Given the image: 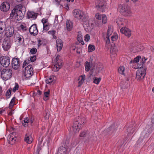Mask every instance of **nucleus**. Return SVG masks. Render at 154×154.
<instances>
[{"label": "nucleus", "instance_id": "obj_1", "mask_svg": "<svg viewBox=\"0 0 154 154\" xmlns=\"http://www.w3.org/2000/svg\"><path fill=\"white\" fill-rule=\"evenodd\" d=\"M16 11L15 19L17 20H22L23 17L26 11V8L24 6L19 5L15 7Z\"/></svg>", "mask_w": 154, "mask_h": 154}, {"label": "nucleus", "instance_id": "obj_2", "mask_svg": "<svg viewBox=\"0 0 154 154\" xmlns=\"http://www.w3.org/2000/svg\"><path fill=\"white\" fill-rule=\"evenodd\" d=\"M118 9L121 14L125 16H129L131 15V9L127 4L119 5Z\"/></svg>", "mask_w": 154, "mask_h": 154}, {"label": "nucleus", "instance_id": "obj_3", "mask_svg": "<svg viewBox=\"0 0 154 154\" xmlns=\"http://www.w3.org/2000/svg\"><path fill=\"white\" fill-rule=\"evenodd\" d=\"M68 141H67L64 144V146L59 148L57 154H68L71 150V147L68 145Z\"/></svg>", "mask_w": 154, "mask_h": 154}, {"label": "nucleus", "instance_id": "obj_4", "mask_svg": "<svg viewBox=\"0 0 154 154\" xmlns=\"http://www.w3.org/2000/svg\"><path fill=\"white\" fill-rule=\"evenodd\" d=\"M106 0H97L96 2V7L98 11L104 12L106 10Z\"/></svg>", "mask_w": 154, "mask_h": 154}, {"label": "nucleus", "instance_id": "obj_5", "mask_svg": "<svg viewBox=\"0 0 154 154\" xmlns=\"http://www.w3.org/2000/svg\"><path fill=\"white\" fill-rule=\"evenodd\" d=\"M12 75V70L11 69L5 68L3 69L1 72V77L4 80L9 79Z\"/></svg>", "mask_w": 154, "mask_h": 154}, {"label": "nucleus", "instance_id": "obj_6", "mask_svg": "<svg viewBox=\"0 0 154 154\" xmlns=\"http://www.w3.org/2000/svg\"><path fill=\"white\" fill-rule=\"evenodd\" d=\"M73 15L74 16L78 19H81L84 22L87 21L86 18H85V15L79 10L75 9L73 11Z\"/></svg>", "mask_w": 154, "mask_h": 154}, {"label": "nucleus", "instance_id": "obj_7", "mask_svg": "<svg viewBox=\"0 0 154 154\" xmlns=\"http://www.w3.org/2000/svg\"><path fill=\"white\" fill-rule=\"evenodd\" d=\"M60 57L59 55H57L56 58L54 59L55 64L53 68V70L54 71H58L61 67L62 62L61 60L59 59Z\"/></svg>", "mask_w": 154, "mask_h": 154}, {"label": "nucleus", "instance_id": "obj_8", "mask_svg": "<svg viewBox=\"0 0 154 154\" xmlns=\"http://www.w3.org/2000/svg\"><path fill=\"white\" fill-rule=\"evenodd\" d=\"M10 63V58L8 56H2L0 57V63L3 67H8Z\"/></svg>", "mask_w": 154, "mask_h": 154}, {"label": "nucleus", "instance_id": "obj_9", "mask_svg": "<svg viewBox=\"0 0 154 154\" xmlns=\"http://www.w3.org/2000/svg\"><path fill=\"white\" fill-rule=\"evenodd\" d=\"M95 16L96 19L100 20V24H97L98 26H99L101 23L105 24L107 22V18L105 14L101 15L99 13H97L95 14Z\"/></svg>", "mask_w": 154, "mask_h": 154}, {"label": "nucleus", "instance_id": "obj_10", "mask_svg": "<svg viewBox=\"0 0 154 154\" xmlns=\"http://www.w3.org/2000/svg\"><path fill=\"white\" fill-rule=\"evenodd\" d=\"M33 71L32 65H29L25 68L24 72V76L26 78L31 77L33 73Z\"/></svg>", "mask_w": 154, "mask_h": 154}, {"label": "nucleus", "instance_id": "obj_11", "mask_svg": "<svg viewBox=\"0 0 154 154\" xmlns=\"http://www.w3.org/2000/svg\"><path fill=\"white\" fill-rule=\"evenodd\" d=\"M17 135V133L15 132H13L11 133L8 137V140L9 143L11 145H13L14 143Z\"/></svg>", "mask_w": 154, "mask_h": 154}, {"label": "nucleus", "instance_id": "obj_12", "mask_svg": "<svg viewBox=\"0 0 154 154\" xmlns=\"http://www.w3.org/2000/svg\"><path fill=\"white\" fill-rule=\"evenodd\" d=\"M146 74V70L144 69L143 70H138L137 71L136 78L137 80L140 81L144 79Z\"/></svg>", "mask_w": 154, "mask_h": 154}, {"label": "nucleus", "instance_id": "obj_13", "mask_svg": "<svg viewBox=\"0 0 154 154\" xmlns=\"http://www.w3.org/2000/svg\"><path fill=\"white\" fill-rule=\"evenodd\" d=\"M149 134L146 130H144L141 133V136L140 137L137 142L138 143H142L144 140V139L147 138L149 136Z\"/></svg>", "mask_w": 154, "mask_h": 154}, {"label": "nucleus", "instance_id": "obj_14", "mask_svg": "<svg viewBox=\"0 0 154 154\" xmlns=\"http://www.w3.org/2000/svg\"><path fill=\"white\" fill-rule=\"evenodd\" d=\"M68 141V145L71 147V150L72 147H74L77 144V140L75 139H73L70 143H69V138L67 137L64 138L63 141V144H65L66 141Z\"/></svg>", "mask_w": 154, "mask_h": 154}, {"label": "nucleus", "instance_id": "obj_15", "mask_svg": "<svg viewBox=\"0 0 154 154\" xmlns=\"http://www.w3.org/2000/svg\"><path fill=\"white\" fill-rule=\"evenodd\" d=\"M14 33V28L13 27H7L5 29V34L7 37L12 36Z\"/></svg>", "mask_w": 154, "mask_h": 154}, {"label": "nucleus", "instance_id": "obj_16", "mask_svg": "<svg viewBox=\"0 0 154 154\" xmlns=\"http://www.w3.org/2000/svg\"><path fill=\"white\" fill-rule=\"evenodd\" d=\"M10 8V5L8 2H4L0 6V9L2 11L4 12L8 11Z\"/></svg>", "mask_w": 154, "mask_h": 154}, {"label": "nucleus", "instance_id": "obj_17", "mask_svg": "<svg viewBox=\"0 0 154 154\" xmlns=\"http://www.w3.org/2000/svg\"><path fill=\"white\" fill-rule=\"evenodd\" d=\"M2 47L5 51H8L11 47V44L9 39H5L3 42Z\"/></svg>", "mask_w": 154, "mask_h": 154}, {"label": "nucleus", "instance_id": "obj_18", "mask_svg": "<svg viewBox=\"0 0 154 154\" xmlns=\"http://www.w3.org/2000/svg\"><path fill=\"white\" fill-rule=\"evenodd\" d=\"M20 60L18 58H13L11 62L13 68L15 69H18L20 66Z\"/></svg>", "mask_w": 154, "mask_h": 154}, {"label": "nucleus", "instance_id": "obj_19", "mask_svg": "<svg viewBox=\"0 0 154 154\" xmlns=\"http://www.w3.org/2000/svg\"><path fill=\"white\" fill-rule=\"evenodd\" d=\"M29 31L31 35H37L38 33V31L36 24H34L29 28Z\"/></svg>", "mask_w": 154, "mask_h": 154}, {"label": "nucleus", "instance_id": "obj_20", "mask_svg": "<svg viewBox=\"0 0 154 154\" xmlns=\"http://www.w3.org/2000/svg\"><path fill=\"white\" fill-rule=\"evenodd\" d=\"M118 127V125L117 124L114 123L108 128L106 131L109 134L114 133L116 131Z\"/></svg>", "mask_w": 154, "mask_h": 154}, {"label": "nucleus", "instance_id": "obj_21", "mask_svg": "<svg viewBox=\"0 0 154 154\" xmlns=\"http://www.w3.org/2000/svg\"><path fill=\"white\" fill-rule=\"evenodd\" d=\"M75 122L79 123V124L82 127L86 122L85 118L82 116H79L75 119Z\"/></svg>", "mask_w": 154, "mask_h": 154}, {"label": "nucleus", "instance_id": "obj_22", "mask_svg": "<svg viewBox=\"0 0 154 154\" xmlns=\"http://www.w3.org/2000/svg\"><path fill=\"white\" fill-rule=\"evenodd\" d=\"M120 32L128 37H130L131 35V30L128 28L126 27H122L120 29Z\"/></svg>", "mask_w": 154, "mask_h": 154}, {"label": "nucleus", "instance_id": "obj_23", "mask_svg": "<svg viewBox=\"0 0 154 154\" xmlns=\"http://www.w3.org/2000/svg\"><path fill=\"white\" fill-rule=\"evenodd\" d=\"M73 131L74 133H77L79 131V130L82 128L81 125L79 124V123L75 121L73 125L72 126Z\"/></svg>", "mask_w": 154, "mask_h": 154}, {"label": "nucleus", "instance_id": "obj_24", "mask_svg": "<svg viewBox=\"0 0 154 154\" xmlns=\"http://www.w3.org/2000/svg\"><path fill=\"white\" fill-rule=\"evenodd\" d=\"M132 45L138 51H140L144 48L143 47L142 45L136 42L133 43Z\"/></svg>", "mask_w": 154, "mask_h": 154}, {"label": "nucleus", "instance_id": "obj_25", "mask_svg": "<svg viewBox=\"0 0 154 154\" xmlns=\"http://www.w3.org/2000/svg\"><path fill=\"white\" fill-rule=\"evenodd\" d=\"M37 15L36 13H35L32 11L28 12L27 13V16L29 19L31 20H34L35 19Z\"/></svg>", "mask_w": 154, "mask_h": 154}, {"label": "nucleus", "instance_id": "obj_26", "mask_svg": "<svg viewBox=\"0 0 154 154\" xmlns=\"http://www.w3.org/2000/svg\"><path fill=\"white\" fill-rule=\"evenodd\" d=\"M56 43L57 50L58 51H60L62 49L63 46L62 41L60 39H58L56 41Z\"/></svg>", "mask_w": 154, "mask_h": 154}, {"label": "nucleus", "instance_id": "obj_27", "mask_svg": "<svg viewBox=\"0 0 154 154\" xmlns=\"http://www.w3.org/2000/svg\"><path fill=\"white\" fill-rule=\"evenodd\" d=\"M56 77L54 75L50 76L48 78V79L46 80V83L49 84H53L55 80Z\"/></svg>", "mask_w": 154, "mask_h": 154}, {"label": "nucleus", "instance_id": "obj_28", "mask_svg": "<svg viewBox=\"0 0 154 154\" xmlns=\"http://www.w3.org/2000/svg\"><path fill=\"white\" fill-rule=\"evenodd\" d=\"M6 24L5 23L0 22V34H3L4 31L6 29Z\"/></svg>", "mask_w": 154, "mask_h": 154}, {"label": "nucleus", "instance_id": "obj_29", "mask_svg": "<svg viewBox=\"0 0 154 154\" xmlns=\"http://www.w3.org/2000/svg\"><path fill=\"white\" fill-rule=\"evenodd\" d=\"M16 39V41L18 42L20 45L22 44L24 41L23 36L20 35H18V36H17Z\"/></svg>", "mask_w": 154, "mask_h": 154}, {"label": "nucleus", "instance_id": "obj_30", "mask_svg": "<svg viewBox=\"0 0 154 154\" xmlns=\"http://www.w3.org/2000/svg\"><path fill=\"white\" fill-rule=\"evenodd\" d=\"M126 127L127 128V131L128 133H133L134 132V129L133 128V126L132 125H131L129 126L127 125Z\"/></svg>", "mask_w": 154, "mask_h": 154}, {"label": "nucleus", "instance_id": "obj_31", "mask_svg": "<svg viewBox=\"0 0 154 154\" xmlns=\"http://www.w3.org/2000/svg\"><path fill=\"white\" fill-rule=\"evenodd\" d=\"M66 25L67 30L70 31L73 27L72 23L70 21L67 20L66 22Z\"/></svg>", "mask_w": 154, "mask_h": 154}, {"label": "nucleus", "instance_id": "obj_32", "mask_svg": "<svg viewBox=\"0 0 154 154\" xmlns=\"http://www.w3.org/2000/svg\"><path fill=\"white\" fill-rule=\"evenodd\" d=\"M85 75H82L80 76L78 80H79L80 79H81L79 82L78 86H80L82 84L85 80Z\"/></svg>", "mask_w": 154, "mask_h": 154}, {"label": "nucleus", "instance_id": "obj_33", "mask_svg": "<svg viewBox=\"0 0 154 154\" xmlns=\"http://www.w3.org/2000/svg\"><path fill=\"white\" fill-rule=\"evenodd\" d=\"M129 85L127 82H122L121 83L120 86H121V88L124 89L128 88Z\"/></svg>", "mask_w": 154, "mask_h": 154}, {"label": "nucleus", "instance_id": "obj_34", "mask_svg": "<svg viewBox=\"0 0 154 154\" xmlns=\"http://www.w3.org/2000/svg\"><path fill=\"white\" fill-rule=\"evenodd\" d=\"M125 67L123 66H121L119 67L118 71L120 74L125 75Z\"/></svg>", "mask_w": 154, "mask_h": 154}, {"label": "nucleus", "instance_id": "obj_35", "mask_svg": "<svg viewBox=\"0 0 154 154\" xmlns=\"http://www.w3.org/2000/svg\"><path fill=\"white\" fill-rule=\"evenodd\" d=\"M49 94L50 91L49 90H48L47 91L44 93V99L46 101L48 100Z\"/></svg>", "mask_w": 154, "mask_h": 154}, {"label": "nucleus", "instance_id": "obj_36", "mask_svg": "<svg viewBox=\"0 0 154 154\" xmlns=\"http://www.w3.org/2000/svg\"><path fill=\"white\" fill-rule=\"evenodd\" d=\"M90 65L91 63L90 62H88L87 61L85 62V70L86 71H89L90 69Z\"/></svg>", "mask_w": 154, "mask_h": 154}, {"label": "nucleus", "instance_id": "obj_37", "mask_svg": "<svg viewBox=\"0 0 154 154\" xmlns=\"http://www.w3.org/2000/svg\"><path fill=\"white\" fill-rule=\"evenodd\" d=\"M25 141L29 144L31 143L32 140V137L30 136H27L25 139Z\"/></svg>", "mask_w": 154, "mask_h": 154}, {"label": "nucleus", "instance_id": "obj_38", "mask_svg": "<svg viewBox=\"0 0 154 154\" xmlns=\"http://www.w3.org/2000/svg\"><path fill=\"white\" fill-rule=\"evenodd\" d=\"M141 56H138L137 57H136V58H135L133 61L131 60L130 62L131 63H136L138 62L139 61L140 59H141Z\"/></svg>", "mask_w": 154, "mask_h": 154}, {"label": "nucleus", "instance_id": "obj_39", "mask_svg": "<svg viewBox=\"0 0 154 154\" xmlns=\"http://www.w3.org/2000/svg\"><path fill=\"white\" fill-rule=\"evenodd\" d=\"M89 52H91L95 50V47L94 45H89L88 47Z\"/></svg>", "mask_w": 154, "mask_h": 154}, {"label": "nucleus", "instance_id": "obj_40", "mask_svg": "<svg viewBox=\"0 0 154 154\" xmlns=\"http://www.w3.org/2000/svg\"><path fill=\"white\" fill-rule=\"evenodd\" d=\"M88 132L86 131H84L82 132L80 134V136L81 137H85L87 136Z\"/></svg>", "mask_w": 154, "mask_h": 154}, {"label": "nucleus", "instance_id": "obj_41", "mask_svg": "<svg viewBox=\"0 0 154 154\" xmlns=\"http://www.w3.org/2000/svg\"><path fill=\"white\" fill-rule=\"evenodd\" d=\"M43 25V30H45L46 31L48 30L49 29L50 24L49 23H47V24H44Z\"/></svg>", "mask_w": 154, "mask_h": 154}, {"label": "nucleus", "instance_id": "obj_42", "mask_svg": "<svg viewBox=\"0 0 154 154\" xmlns=\"http://www.w3.org/2000/svg\"><path fill=\"white\" fill-rule=\"evenodd\" d=\"M15 9V8H14L13 10H12L11 12L10 15V16L9 17L10 19H12L13 17L15 14H16V11Z\"/></svg>", "mask_w": 154, "mask_h": 154}, {"label": "nucleus", "instance_id": "obj_43", "mask_svg": "<svg viewBox=\"0 0 154 154\" xmlns=\"http://www.w3.org/2000/svg\"><path fill=\"white\" fill-rule=\"evenodd\" d=\"M11 89L10 88L7 90L6 92V95L7 98H9L11 95Z\"/></svg>", "mask_w": 154, "mask_h": 154}, {"label": "nucleus", "instance_id": "obj_44", "mask_svg": "<svg viewBox=\"0 0 154 154\" xmlns=\"http://www.w3.org/2000/svg\"><path fill=\"white\" fill-rule=\"evenodd\" d=\"M101 79L100 78H97L95 77V79L93 80V82L97 84H98L100 82Z\"/></svg>", "mask_w": 154, "mask_h": 154}, {"label": "nucleus", "instance_id": "obj_45", "mask_svg": "<svg viewBox=\"0 0 154 154\" xmlns=\"http://www.w3.org/2000/svg\"><path fill=\"white\" fill-rule=\"evenodd\" d=\"M112 33V31L111 30L110 27L109 26L107 33V36H109Z\"/></svg>", "mask_w": 154, "mask_h": 154}, {"label": "nucleus", "instance_id": "obj_46", "mask_svg": "<svg viewBox=\"0 0 154 154\" xmlns=\"http://www.w3.org/2000/svg\"><path fill=\"white\" fill-rule=\"evenodd\" d=\"M37 51L36 48H33L31 49L30 50V52L32 54H35Z\"/></svg>", "mask_w": 154, "mask_h": 154}, {"label": "nucleus", "instance_id": "obj_47", "mask_svg": "<svg viewBox=\"0 0 154 154\" xmlns=\"http://www.w3.org/2000/svg\"><path fill=\"white\" fill-rule=\"evenodd\" d=\"M18 88L19 85L17 83H16L15 87L13 89V92H15L16 91V90H18Z\"/></svg>", "mask_w": 154, "mask_h": 154}, {"label": "nucleus", "instance_id": "obj_48", "mask_svg": "<svg viewBox=\"0 0 154 154\" xmlns=\"http://www.w3.org/2000/svg\"><path fill=\"white\" fill-rule=\"evenodd\" d=\"M29 122V120L27 118H26L24 119V122H22V124L24 127H26V124Z\"/></svg>", "mask_w": 154, "mask_h": 154}, {"label": "nucleus", "instance_id": "obj_49", "mask_svg": "<svg viewBox=\"0 0 154 154\" xmlns=\"http://www.w3.org/2000/svg\"><path fill=\"white\" fill-rule=\"evenodd\" d=\"M50 114L48 112H46L45 113V115L44 117L46 120H48L49 118Z\"/></svg>", "mask_w": 154, "mask_h": 154}, {"label": "nucleus", "instance_id": "obj_50", "mask_svg": "<svg viewBox=\"0 0 154 154\" xmlns=\"http://www.w3.org/2000/svg\"><path fill=\"white\" fill-rule=\"evenodd\" d=\"M90 37L89 35L87 34L85 36V40L86 42H88L89 40Z\"/></svg>", "mask_w": 154, "mask_h": 154}, {"label": "nucleus", "instance_id": "obj_51", "mask_svg": "<svg viewBox=\"0 0 154 154\" xmlns=\"http://www.w3.org/2000/svg\"><path fill=\"white\" fill-rule=\"evenodd\" d=\"M36 59V57L35 56H33L32 57H30V61L32 62H33L35 61Z\"/></svg>", "mask_w": 154, "mask_h": 154}, {"label": "nucleus", "instance_id": "obj_52", "mask_svg": "<svg viewBox=\"0 0 154 154\" xmlns=\"http://www.w3.org/2000/svg\"><path fill=\"white\" fill-rule=\"evenodd\" d=\"M42 23L43 25L49 23L48 21V20L45 18H43L42 20Z\"/></svg>", "mask_w": 154, "mask_h": 154}, {"label": "nucleus", "instance_id": "obj_53", "mask_svg": "<svg viewBox=\"0 0 154 154\" xmlns=\"http://www.w3.org/2000/svg\"><path fill=\"white\" fill-rule=\"evenodd\" d=\"M111 39L112 41L116 40L118 38V36L117 35H112L111 37Z\"/></svg>", "mask_w": 154, "mask_h": 154}, {"label": "nucleus", "instance_id": "obj_54", "mask_svg": "<svg viewBox=\"0 0 154 154\" xmlns=\"http://www.w3.org/2000/svg\"><path fill=\"white\" fill-rule=\"evenodd\" d=\"M20 28L23 30L26 31V26H25L24 25H23V24H21L20 25Z\"/></svg>", "mask_w": 154, "mask_h": 154}, {"label": "nucleus", "instance_id": "obj_55", "mask_svg": "<svg viewBox=\"0 0 154 154\" xmlns=\"http://www.w3.org/2000/svg\"><path fill=\"white\" fill-rule=\"evenodd\" d=\"M103 66L102 65L100 66V67H99L98 66V67L97 68V70L98 71V72H99L100 71H101L102 69H103Z\"/></svg>", "mask_w": 154, "mask_h": 154}, {"label": "nucleus", "instance_id": "obj_56", "mask_svg": "<svg viewBox=\"0 0 154 154\" xmlns=\"http://www.w3.org/2000/svg\"><path fill=\"white\" fill-rule=\"evenodd\" d=\"M84 28L86 32L89 31V26L88 27L87 26L86 24H85V25H84Z\"/></svg>", "mask_w": 154, "mask_h": 154}, {"label": "nucleus", "instance_id": "obj_57", "mask_svg": "<svg viewBox=\"0 0 154 154\" xmlns=\"http://www.w3.org/2000/svg\"><path fill=\"white\" fill-rule=\"evenodd\" d=\"M55 32H56L55 30H51L49 31L48 32V33L49 34L52 35H54Z\"/></svg>", "mask_w": 154, "mask_h": 154}, {"label": "nucleus", "instance_id": "obj_58", "mask_svg": "<svg viewBox=\"0 0 154 154\" xmlns=\"http://www.w3.org/2000/svg\"><path fill=\"white\" fill-rule=\"evenodd\" d=\"M147 60V59H146L145 57H142V58L141 59L142 62V66H143V64H144V63H145V61Z\"/></svg>", "mask_w": 154, "mask_h": 154}, {"label": "nucleus", "instance_id": "obj_59", "mask_svg": "<svg viewBox=\"0 0 154 154\" xmlns=\"http://www.w3.org/2000/svg\"><path fill=\"white\" fill-rule=\"evenodd\" d=\"M42 148L40 146H38L37 148V150L35 152L39 153V151Z\"/></svg>", "mask_w": 154, "mask_h": 154}, {"label": "nucleus", "instance_id": "obj_60", "mask_svg": "<svg viewBox=\"0 0 154 154\" xmlns=\"http://www.w3.org/2000/svg\"><path fill=\"white\" fill-rule=\"evenodd\" d=\"M38 47H39L42 44V41L41 40H38Z\"/></svg>", "mask_w": 154, "mask_h": 154}, {"label": "nucleus", "instance_id": "obj_61", "mask_svg": "<svg viewBox=\"0 0 154 154\" xmlns=\"http://www.w3.org/2000/svg\"><path fill=\"white\" fill-rule=\"evenodd\" d=\"M76 52L77 53L80 54L82 52L81 48H77L76 50Z\"/></svg>", "mask_w": 154, "mask_h": 154}, {"label": "nucleus", "instance_id": "obj_62", "mask_svg": "<svg viewBox=\"0 0 154 154\" xmlns=\"http://www.w3.org/2000/svg\"><path fill=\"white\" fill-rule=\"evenodd\" d=\"M106 38H107V39L106 41V43L109 44L110 43V40H109V36H107Z\"/></svg>", "mask_w": 154, "mask_h": 154}, {"label": "nucleus", "instance_id": "obj_63", "mask_svg": "<svg viewBox=\"0 0 154 154\" xmlns=\"http://www.w3.org/2000/svg\"><path fill=\"white\" fill-rule=\"evenodd\" d=\"M14 105V104L13 103H11V102H10V104H9V107L10 109H11L12 108Z\"/></svg>", "mask_w": 154, "mask_h": 154}, {"label": "nucleus", "instance_id": "obj_64", "mask_svg": "<svg viewBox=\"0 0 154 154\" xmlns=\"http://www.w3.org/2000/svg\"><path fill=\"white\" fill-rule=\"evenodd\" d=\"M116 23H117V24L119 26H120V25H123V23H122V22H118V21H117L116 22Z\"/></svg>", "mask_w": 154, "mask_h": 154}]
</instances>
